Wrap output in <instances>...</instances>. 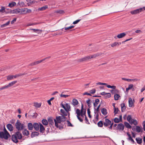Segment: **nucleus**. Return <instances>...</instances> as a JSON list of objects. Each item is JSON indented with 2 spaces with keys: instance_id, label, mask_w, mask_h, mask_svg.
<instances>
[{
  "instance_id": "1",
  "label": "nucleus",
  "mask_w": 145,
  "mask_h": 145,
  "mask_svg": "<svg viewBox=\"0 0 145 145\" xmlns=\"http://www.w3.org/2000/svg\"><path fill=\"white\" fill-rule=\"evenodd\" d=\"M22 138V134L20 131H17L12 135V140L14 142L17 143L19 141L18 140L21 139Z\"/></svg>"
},
{
  "instance_id": "2",
  "label": "nucleus",
  "mask_w": 145,
  "mask_h": 145,
  "mask_svg": "<svg viewBox=\"0 0 145 145\" xmlns=\"http://www.w3.org/2000/svg\"><path fill=\"white\" fill-rule=\"evenodd\" d=\"M62 116H57L56 119H54V121L55 126L57 127H58V123H61L62 122H64L65 120L66 117L62 114H61Z\"/></svg>"
},
{
  "instance_id": "3",
  "label": "nucleus",
  "mask_w": 145,
  "mask_h": 145,
  "mask_svg": "<svg viewBox=\"0 0 145 145\" xmlns=\"http://www.w3.org/2000/svg\"><path fill=\"white\" fill-rule=\"evenodd\" d=\"M15 126L18 131H20L22 130L25 127L24 124H22L19 120H18L16 123Z\"/></svg>"
},
{
  "instance_id": "4",
  "label": "nucleus",
  "mask_w": 145,
  "mask_h": 145,
  "mask_svg": "<svg viewBox=\"0 0 145 145\" xmlns=\"http://www.w3.org/2000/svg\"><path fill=\"white\" fill-rule=\"evenodd\" d=\"M127 120L131 124H134L135 125H136L137 124V120L134 119H132L131 116L128 115L127 117Z\"/></svg>"
},
{
  "instance_id": "5",
  "label": "nucleus",
  "mask_w": 145,
  "mask_h": 145,
  "mask_svg": "<svg viewBox=\"0 0 145 145\" xmlns=\"http://www.w3.org/2000/svg\"><path fill=\"white\" fill-rule=\"evenodd\" d=\"M61 106L67 112L71 110V107L69 104L66 103L64 105L61 103Z\"/></svg>"
},
{
  "instance_id": "6",
  "label": "nucleus",
  "mask_w": 145,
  "mask_h": 145,
  "mask_svg": "<svg viewBox=\"0 0 145 145\" xmlns=\"http://www.w3.org/2000/svg\"><path fill=\"white\" fill-rule=\"evenodd\" d=\"M17 82V81H14L8 84L6 86H4L1 88H0V90H3L4 89H7L8 88L10 87Z\"/></svg>"
},
{
  "instance_id": "7",
  "label": "nucleus",
  "mask_w": 145,
  "mask_h": 145,
  "mask_svg": "<svg viewBox=\"0 0 145 145\" xmlns=\"http://www.w3.org/2000/svg\"><path fill=\"white\" fill-rule=\"evenodd\" d=\"M144 10H145V7L132 11H131L130 13L132 14H135L138 13Z\"/></svg>"
},
{
  "instance_id": "8",
  "label": "nucleus",
  "mask_w": 145,
  "mask_h": 145,
  "mask_svg": "<svg viewBox=\"0 0 145 145\" xmlns=\"http://www.w3.org/2000/svg\"><path fill=\"white\" fill-rule=\"evenodd\" d=\"M10 136L9 134H7L6 133H4L3 132H0V138L7 139Z\"/></svg>"
},
{
  "instance_id": "9",
  "label": "nucleus",
  "mask_w": 145,
  "mask_h": 145,
  "mask_svg": "<svg viewBox=\"0 0 145 145\" xmlns=\"http://www.w3.org/2000/svg\"><path fill=\"white\" fill-rule=\"evenodd\" d=\"M92 59L91 55L85 56L84 57L78 60V61L79 62L88 61Z\"/></svg>"
},
{
  "instance_id": "10",
  "label": "nucleus",
  "mask_w": 145,
  "mask_h": 145,
  "mask_svg": "<svg viewBox=\"0 0 145 145\" xmlns=\"http://www.w3.org/2000/svg\"><path fill=\"white\" fill-rule=\"evenodd\" d=\"M81 113V111H80V110L78 109H77L76 110V113L77 114V117L78 119L80 122H82L83 120L81 118L80 116V114Z\"/></svg>"
},
{
  "instance_id": "11",
  "label": "nucleus",
  "mask_w": 145,
  "mask_h": 145,
  "mask_svg": "<svg viewBox=\"0 0 145 145\" xmlns=\"http://www.w3.org/2000/svg\"><path fill=\"white\" fill-rule=\"evenodd\" d=\"M124 127V126L122 123L119 124L116 128L119 131H123Z\"/></svg>"
},
{
  "instance_id": "12",
  "label": "nucleus",
  "mask_w": 145,
  "mask_h": 145,
  "mask_svg": "<svg viewBox=\"0 0 145 145\" xmlns=\"http://www.w3.org/2000/svg\"><path fill=\"white\" fill-rule=\"evenodd\" d=\"M8 12H10V13L13 14L20 13L21 14L20 9H16L12 11L10 10V11H9Z\"/></svg>"
},
{
  "instance_id": "13",
  "label": "nucleus",
  "mask_w": 145,
  "mask_h": 145,
  "mask_svg": "<svg viewBox=\"0 0 145 145\" xmlns=\"http://www.w3.org/2000/svg\"><path fill=\"white\" fill-rule=\"evenodd\" d=\"M121 79L123 80L126 81L128 82H135L138 80V79L136 78L130 79L122 78Z\"/></svg>"
},
{
  "instance_id": "14",
  "label": "nucleus",
  "mask_w": 145,
  "mask_h": 145,
  "mask_svg": "<svg viewBox=\"0 0 145 145\" xmlns=\"http://www.w3.org/2000/svg\"><path fill=\"white\" fill-rule=\"evenodd\" d=\"M107 116L104 118V120H103V125L105 127H107L109 125V119L106 118Z\"/></svg>"
},
{
  "instance_id": "15",
  "label": "nucleus",
  "mask_w": 145,
  "mask_h": 145,
  "mask_svg": "<svg viewBox=\"0 0 145 145\" xmlns=\"http://www.w3.org/2000/svg\"><path fill=\"white\" fill-rule=\"evenodd\" d=\"M72 104L74 106H76L78 105V102L77 99H74L72 100Z\"/></svg>"
},
{
  "instance_id": "16",
  "label": "nucleus",
  "mask_w": 145,
  "mask_h": 145,
  "mask_svg": "<svg viewBox=\"0 0 145 145\" xmlns=\"http://www.w3.org/2000/svg\"><path fill=\"white\" fill-rule=\"evenodd\" d=\"M109 91L112 94H114L116 93H118L119 92V91L116 88H114V89H109Z\"/></svg>"
},
{
  "instance_id": "17",
  "label": "nucleus",
  "mask_w": 145,
  "mask_h": 145,
  "mask_svg": "<svg viewBox=\"0 0 145 145\" xmlns=\"http://www.w3.org/2000/svg\"><path fill=\"white\" fill-rule=\"evenodd\" d=\"M118 93H116L114 94V99L115 101L118 100L121 98L120 96Z\"/></svg>"
},
{
  "instance_id": "18",
  "label": "nucleus",
  "mask_w": 145,
  "mask_h": 145,
  "mask_svg": "<svg viewBox=\"0 0 145 145\" xmlns=\"http://www.w3.org/2000/svg\"><path fill=\"white\" fill-rule=\"evenodd\" d=\"M7 127L8 129L10 131H12L13 130L14 127L11 124H8L7 125Z\"/></svg>"
},
{
  "instance_id": "19",
  "label": "nucleus",
  "mask_w": 145,
  "mask_h": 145,
  "mask_svg": "<svg viewBox=\"0 0 145 145\" xmlns=\"http://www.w3.org/2000/svg\"><path fill=\"white\" fill-rule=\"evenodd\" d=\"M40 131L41 133H43L45 131V128L43 126L41 123H39Z\"/></svg>"
},
{
  "instance_id": "20",
  "label": "nucleus",
  "mask_w": 145,
  "mask_h": 145,
  "mask_svg": "<svg viewBox=\"0 0 145 145\" xmlns=\"http://www.w3.org/2000/svg\"><path fill=\"white\" fill-rule=\"evenodd\" d=\"M33 127L36 131H38L39 129V124L35 123L33 125Z\"/></svg>"
},
{
  "instance_id": "21",
  "label": "nucleus",
  "mask_w": 145,
  "mask_h": 145,
  "mask_svg": "<svg viewBox=\"0 0 145 145\" xmlns=\"http://www.w3.org/2000/svg\"><path fill=\"white\" fill-rule=\"evenodd\" d=\"M120 106L121 108V111L122 112H124L126 109V106L125 104L123 103L121 104Z\"/></svg>"
},
{
  "instance_id": "22",
  "label": "nucleus",
  "mask_w": 145,
  "mask_h": 145,
  "mask_svg": "<svg viewBox=\"0 0 145 145\" xmlns=\"http://www.w3.org/2000/svg\"><path fill=\"white\" fill-rule=\"evenodd\" d=\"M48 122L49 123L50 126H51L50 125H52L54 124V122L52 118H48Z\"/></svg>"
},
{
  "instance_id": "23",
  "label": "nucleus",
  "mask_w": 145,
  "mask_h": 145,
  "mask_svg": "<svg viewBox=\"0 0 145 145\" xmlns=\"http://www.w3.org/2000/svg\"><path fill=\"white\" fill-rule=\"evenodd\" d=\"M60 112L61 113L63 114V115L64 116H67V113H68L69 115L70 113L69 112H67L65 110V111L63 109H61Z\"/></svg>"
},
{
  "instance_id": "24",
  "label": "nucleus",
  "mask_w": 145,
  "mask_h": 145,
  "mask_svg": "<svg viewBox=\"0 0 145 145\" xmlns=\"http://www.w3.org/2000/svg\"><path fill=\"white\" fill-rule=\"evenodd\" d=\"M125 35L126 34L125 33H123L118 34L117 37L118 38L120 39L124 37Z\"/></svg>"
},
{
  "instance_id": "25",
  "label": "nucleus",
  "mask_w": 145,
  "mask_h": 145,
  "mask_svg": "<svg viewBox=\"0 0 145 145\" xmlns=\"http://www.w3.org/2000/svg\"><path fill=\"white\" fill-rule=\"evenodd\" d=\"M101 112L103 114L106 115L107 114V112L106 109L105 108H103L101 109Z\"/></svg>"
},
{
  "instance_id": "26",
  "label": "nucleus",
  "mask_w": 145,
  "mask_h": 145,
  "mask_svg": "<svg viewBox=\"0 0 145 145\" xmlns=\"http://www.w3.org/2000/svg\"><path fill=\"white\" fill-rule=\"evenodd\" d=\"M129 107H131L132 106L133 104V102L132 99L130 98L129 99Z\"/></svg>"
},
{
  "instance_id": "27",
  "label": "nucleus",
  "mask_w": 145,
  "mask_h": 145,
  "mask_svg": "<svg viewBox=\"0 0 145 145\" xmlns=\"http://www.w3.org/2000/svg\"><path fill=\"white\" fill-rule=\"evenodd\" d=\"M39 133L38 132H34L32 133L31 137H34L37 136L39 135Z\"/></svg>"
},
{
  "instance_id": "28",
  "label": "nucleus",
  "mask_w": 145,
  "mask_h": 145,
  "mask_svg": "<svg viewBox=\"0 0 145 145\" xmlns=\"http://www.w3.org/2000/svg\"><path fill=\"white\" fill-rule=\"evenodd\" d=\"M99 103V100L97 99L95 100V102L93 103L94 106L95 108L97 106V105Z\"/></svg>"
},
{
  "instance_id": "29",
  "label": "nucleus",
  "mask_w": 145,
  "mask_h": 145,
  "mask_svg": "<svg viewBox=\"0 0 145 145\" xmlns=\"http://www.w3.org/2000/svg\"><path fill=\"white\" fill-rule=\"evenodd\" d=\"M31 30H33L35 32L37 33L38 34L40 33L42 30L39 29H31Z\"/></svg>"
},
{
  "instance_id": "30",
  "label": "nucleus",
  "mask_w": 145,
  "mask_h": 145,
  "mask_svg": "<svg viewBox=\"0 0 145 145\" xmlns=\"http://www.w3.org/2000/svg\"><path fill=\"white\" fill-rule=\"evenodd\" d=\"M41 103H34V106L37 108H40L41 106Z\"/></svg>"
},
{
  "instance_id": "31",
  "label": "nucleus",
  "mask_w": 145,
  "mask_h": 145,
  "mask_svg": "<svg viewBox=\"0 0 145 145\" xmlns=\"http://www.w3.org/2000/svg\"><path fill=\"white\" fill-rule=\"evenodd\" d=\"M133 84H131L128 86V88H126V91H127L133 88Z\"/></svg>"
},
{
  "instance_id": "32",
  "label": "nucleus",
  "mask_w": 145,
  "mask_h": 145,
  "mask_svg": "<svg viewBox=\"0 0 145 145\" xmlns=\"http://www.w3.org/2000/svg\"><path fill=\"white\" fill-rule=\"evenodd\" d=\"M16 5V3L15 2H12L10 3L8 5V6L10 7H12Z\"/></svg>"
},
{
  "instance_id": "33",
  "label": "nucleus",
  "mask_w": 145,
  "mask_h": 145,
  "mask_svg": "<svg viewBox=\"0 0 145 145\" xmlns=\"http://www.w3.org/2000/svg\"><path fill=\"white\" fill-rule=\"evenodd\" d=\"M33 126L31 123H29L28 124V127L29 130H31L33 129Z\"/></svg>"
},
{
  "instance_id": "34",
  "label": "nucleus",
  "mask_w": 145,
  "mask_h": 145,
  "mask_svg": "<svg viewBox=\"0 0 145 145\" xmlns=\"http://www.w3.org/2000/svg\"><path fill=\"white\" fill-rule=\"evenodd\" d=\"M42 123L45 125H47L48 123V122L47 121L46 119H43L42 121Z\"/></svg>"
},
{
  "instance_id": "35",
  "label": "nucleus",
  "mask_w": 145,
  "mask_h": 145,
  "mask_svg": "<svg viewBox=\"0 0 145 145\" xmlns=\"http://www.w3.org/2000/svg\"><path fill=\"white\" fill-rule=\"evenodd\" d=\"M23 134L27 136L29 135V131L26 129H24L22 132Z\"/></svg>"
},
{
  "instance_id": "36",
  "label": "nucleus",
  "mask_w": 145,
  "mask_h": 145,
  "mask_svg": "<svg viewBox=\"0 0 145 145\" xmlns=\"http://www.w3.org/2000/svg\"><path fill=\"white\" fill-rule=\"evenodd\" d=\"M48 7L47 5H45L42 7L39 8H38V10L40 11L43 10L48 8Z\"/></svg>"
},
{
  "instance_id": "37",
  "label": "nucleus",
  "mask_w": 145,
  "mask_h": 145,
  "mask_svg": "<svg viewBox=\"0 0 145 145\" xmlns=\"http://www.w3.org/2000/svg\"><path fill=\"white\" fill-rule=\"evenodd\" d=\"M25 74H26L25 73H24L23 74H16L15 75H13V78H16L18 77L25 75Z\"/></svg>"
},
{
  "instance_id": "38",
  "label": "nucleus",
  "mask_w": 145,
  "mask_h": 145,
  "mask_svg": "<svg viewBox=\"0 0 145 145\" xmlns=\"http://www.w3.org/2000/svg\"><path fill=\"white\" fill-rule=\"evenodd\" d=\"M26 8H22L20 9L21 14H26V10H25Z\"/></svg>"
},
{
  "instance_id": "39",
  "label": "nucleus",
  "mask_w": 145,
  "mask_h": 145,
  "mask_svg": "<svg viewBox=\"0 0 145 145\" xmlns=\"http://www.w3.org/2000/svg\"><path fill=\"white\" fill-rule=\"evenodd\" d=\"M7 80H10L13 79V75H8L7 76Z\"/></svg>"
},
{
  "instance_id": "40",
  "label": "nucleus",
  "mask_w": 145,
  "mask_h": 145,
  "mask_svg": "<svg viewBox=\"0 0 145 145\" xmlns=\"http://www.w3.org/2000/svg\"><path fill=\"white\" fill-rule=\"evenodd\" d=\"M94 113L95 114H96V115H95V119L96 120V121H97L99 119V112H94Z\"/></svg>"
},
{
  "instance_id": "41",
  "label": "nucleus",
  "mask_w": 145,
  "mask_h": 145,
  "mask_svg": "<svg viewBox=\"0 0 145 145\" xmlns=\"http://www.w3.org/2000/svg\"><path fill=\"white\" fill-rule=\"evenodd\" d=\"M136 140L137 143L138 144H140L142 142V139L140 138H136Z\"/></svg>"
},
{
  "instance_id": "42",
  "label": "nucleus",
  "mask_w": 145,
  "mask_h": 145,
  "mask_svg": "<svg viewBox=\"0 0 145 145\" xmlns=\"http://www.w3.org/2000/svg\"><path fill=\"white\" fill-rule=\"evenodd\" d=\"M121 44V42H115L112 44L111 45V46L112 47H114L115 46H117V45H119L120 44Z\"/></svg>"
},
{
  "instance_id": "43",
  "label": "nucleus",
  "mask_w": 145,
  "mask_h": 145,
  "mask_svg": "<svg viewBox=\"0 0 145 145\" xmlns=\"http://www.w3.org/2000/svg\"><path fill=\"white\" fill-rule=\"evenodd\" d=\"M124 123L126 127L128 128H131V126L128 122H124Z\"/></svg>"
},
{
  "instance_id": "44",
  "label": "nucleus",
  "mask_w": 145,
  "mask_h": 145,
  "mask_svg": "<svg viewBox=\"0 0 145 145\" xmlns=\"http://www.w3.org/2000/svg\"><path fill=\"white\" fill-rule=\"evenodd\" d=\"M10 24V21H8L6 23L2 25H1V28H3L4 27H6V26Z\"/></svg>"
},
{
  "instance_id": "45",
  "label": "nucleus",
  "mask_w": 145,
  "mask_h": 145,
  "mask_svg": "<svg viewBox=\"0 0 145 145\" xmlns=\"http://www.w3.org/2000/svg\"><path fill=\"white\" fill-rule=\"evenodd\" d=\"M103 125V123L101 121H100L97 123L98 126L100 127H102Z\"/></svg>"
},
{
  "instance_id": "46",
  "label": "nucleus",
  "mask_w": 145,
  "mask_h": 145,
  "mask_svg": "<svg viewBox=\"0 0 145 145\" xmlns=\"http://www.w3.org/2000/svg\"><path fill=\"white\" fill-rule=\"evenodd\" d=\"M5 12V8L4 7H2L1 9H0V12L4 13Z\"/></svg>"
},
{
  "instance_id": "47",
  "label": "nucleus",
  "mask_w": 145,
  "mask_h": 145,
  "mask_svg": "<svg viewBox=\"0 0 145 145\" xmlns=\"http://www.w3.org/2000/svg\"><path fill=\"white\" fill-rule=\"evenodd\" d=\"M141 130L142 131V130L141 129V128L139 127L138 126H136V130L137 132H140L141 131Z\"/></svg>"
},
{
  "instance_id": "48",
  "label": "nucleus",
  "mask_w": 145,
  "mask_h": 145,
  "mask_svg": "<svg viewBox=\"0 0 145 145\" xmlns=\"http://www.w3.org/2000/svg\"><path fill=\"white\" fill-rule=\"evenodd\" d=\"M100 105H101L100 104L98 106V107H97V108H95L94 107V109H95L94 112H99V108L100 107Z\"/></svg>"
},
{
  "instance_id": "49",
  "label": "nucleus",
  "mask_w": 145,
  "mask_h": 145,
  "mask_svg": "<svg viewBox=\"0 0 145 145\" xmlns=\"http://www.w3.org/2000/svg\"><path fill=\"white\" fill-rule=\"evenodd\" d=\"M44 61V59H42L40 61H35V65H36L38 64H39L42 61Z\"/></svg>"
},
{
  "instance_id": "50",
  "label": "nucleus",
  "mask_w": 145,
  "mask_h": 145,
  "mask_svg": "<svg viewBox=\"0 0 145 145\" xmlns=\"http://www.w3.org/2000/svg\"><path fill=\"white\" fill-rule=\"evenodd\" d=\"M74 27V26H71L69 27H64V29L65 30H69L73 28Z\"/></svg>"
},
{
  "instance_id": "51",
  "label": "nucleus",
  "mask_w": 145,
  "mask_h": 145,
  "mask_svg": "<svg viewBox=\"0 0 145 145\" xmlns=\"http://www.w3.org/2000/svg\"><path fill=\"white\" fill-rule=\"evenodd\" d=\"M63 92L60 95V97H61L66 98L69 96V95L63 94Z\"/></svg>"
},
{
  "instance_id": "52",
  "label": "nucleus",
  "mask_w": 145,
  "mask_h": 145,
  "mask_svg": "<svg viewBox=\"0 0 145 145\" xmlns=\"http://www.w3.org/2000/svg\"><path fill=\"white\" fill-rule=\"evenodd\" d=\"M114 121L115 123H118L120 121L118 118H115L114 119Z\"/></svg>"
},
{
  "instance_id": "53",
  "label": "nucleus",
  "mask_w": 145,
  "mask_h": 145,
  "mask_svg": "<svg viewBox=\"0 0 145 145\" xmlns=\"http://www.w3.org/2000/svg\"><path fill=\"white\" fill-rule=\"evenodd\" d=\"M83 107V105H82V109L81 110V113L80 114V116H81L83 118L84 117V116L83 114V110H82V107Z\"/></svg>"
},
{
  "instance_id": "54",
  "label": "nucleus",
  "mask_w": 145,
  "mask_h": 145,
  "mask_svg": "<svg viewBox=\"0 0 145 145\" xmlns=\"http://www.w3.org/2000/svg\"><path fill=\"white\" fill-rule=\"evenodd\" d=\"M119 111V110L118 108H114V112L115 114H117Z\"/></svg>"
},
{
  "instance_id": "55",
  "label": "nucleus",
  "mask_w": 145,
  "mask_h": 145,
  "mask_svg": "<svg viewBox=\"0 0 145 145\" xmlns=\"http://www.w3.org/2000/svg\"><path fill=\"white\" fill-rule=\"evenodd\" d=\"M91 58L92 59H93V58H95L97 57V54L96 53L95 54L93 55H91Z\"/></svg>"
},
{
  "instance_id": "56",
  "label": "nucleus",
  "mask_w": 145,
  "mask_h": 145,
  "mask_svg": "<svg viewBox=\"0 0 145 145\" xmlns=\"http://www.w3.org/2000/svg\"><path fill=\"white\" fill-rule=\"evenodd\" d=\"M90 99H88V100L86 101V103L87 104V105L90 108Z\"/></svg>"
},
{
  "instance_id": "57",
  "label": "nucleus",
  "mask_w": 145,
  "mask_h": 145,
  "mask_svg": "<svg viewBox=\"0 0 145 145\" xmlns=\"http://www.w3.org/2000/svg\"><path fill=\"white\" fill-rule=\"evenodd\" d=\"M67 126H71V127H72L73 125H72V124L71 123L70 121H69L68 120L67 121Z\"/></svg>"
},
{
  "instance_id": "58",
  "label": "nucleus",
  "mask_w": 145,
  "mask_h": 145,
  "mask_svg": "<svg viewBox=\"0 0 145 145\" xmlns=\"http://www.w3.org/2000/svg\"><path fill=\"white\" fill-rule=\"evenodd\" d=\"M85 120L86 121V123H87V124H90L89 123L88 121V119H87V118L86 116V115H85Z\"/></svg>"
},
{
  "instance_id": "59",
  "label": "nucleus",
  "mask_w": 145,
  "mask_h": 145,
  "mask_svg": "<svg viewBox=\"0 0 145 145\" xmlns=\"http://www.w3.org/2000/svg\"><path fill=\"white\" fill-rule=\"evenodd\" d=\"M96 90L95 89H93L91 90H90L89 91L90 93L91 94L94 93L95 92Z\"/></svg>"
},
{
  "instance_id": "60",
  "label": "nucleus",
  "mask_w": 145,
  "mask_h": 145,
  "mask_svg": "<svg viewBox=\"0 0 145 145\" xmlns=\"http://www.w3.org/2000/svg\"><path fill=\"white\" fill-rule=\"evenodd\" d=\"M56 12L57 13H59L60 14L64 13V12L61 10H58L56 11Z\"/></svg>"
},
{
  "instance_id": "61",
  "label": "nucleus",
  "mask_w": 145,
  "mask_h": 145,
  "mask_svg": "<svg viewBox=\"0 0 145 145\" xmlns=\"http://www.w3.org/2000/svg\"><path fill=\"white\" fill-rule=\"evenodd\" d=\"M80 19H79L78 20H77L76 21L74 22L73 23V24H76L78 23L80 21Z\"/></svg>"
},
{
  "instance_id": "62",
  "label": "nucleus",
  "mask_w": 145,
  "mask_h": 145,
  "mask_svg": "<svg viewBox=\"0 0 145 145\" xmlns=\"http://www.w3.org/2000/svg\"><path fill=\"white\" fill-rule=\"evenodd\" d=\"M116 88V86H110L109 85V88L111 89H114V88Z\"/></svg>"
},
{
  "instance_id": "63",
  "label": "nucleus",
  "mask_w": 145,
  "mask_h": 145,
  "mask_svg": "<svg viewBox=\"0 0 145 145\" xmlns=\"http://www.w3.org/2000/svg\"><path fill=\"white\" fill-rule=\"evenodd\" d=\"M27 1L30 4L34 3L33 0H27Z\"/></svg>"
},
{
  "instance_id": "64",
  "label": "nucleus",
  "mask_w": 145,
  "mask_h": 145,
  "mask_svg": "<svg viewBox=\"0 0 145 145\" xmlns=\"http://www.w3.org/2000/svg\"><path fill=\"white\" fill-rule=\"evenodd\" d=\"M35 65H35V62H33L32 63H31L29 65V66H31V67H32V66H34Z\"/></svg>"
}]
</instances>
